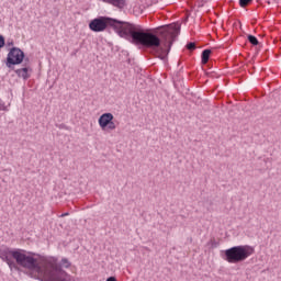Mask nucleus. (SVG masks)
<instances>
[{
  "label": "nucleus",
  "mask_w": 281,
  "mask_h": 281,
  "mask_svg": "<svg viewBox=\"0 0 281 281\" xmlns=\"http://www.w3.org/2000/svg\"><path fill=\"white\" fill-rule=\"evenodd\" d=\"M89 27L91 32H104L108 27H112L121 37L125 38L133 45H142L151 49L155 56L160 60H168V54L177 41V36L181 33V26L167 25L159 35L153 33L151 30H144L131 22L120 21L109 16H98L90 21Z\"/></svg>",
  "instance_id": "f257e3e1"
},
{
  "label": "nucleus",
  "mask_w": 281,
  "mask_h": 281,
  "mask_svg": "<svg viewBox=\"0 0 281 281\" xmlns=\"http://www.w3.org/2000/svg\"><path fill=\"white\" fill-rule=\"evenodd\" d=\"M70 267L71 263L67 258H61L60 262L56 257L45 258L42 265L38 263V268H34L35 273L26 272V276L40 281H74L71 274L64 270Z\"/></svg>",
  "instance_id": "f03ea898"
},
{
  "label": "nucleus",
  "mask_w": 281,
  "mask_h": 281,
  "mask_svg": "<svg viewBox=\"0 0 281 281\" xmlns=\"http://www.w3.org/2000/svg\"><path fill=\"white\" fill-rule=\"evenodd\" d=\"M35 252L27 251L25 249H10L7 246L2 247L0 251V258L3 262H7L8 267L19 271V267L27 269L29 273H34V269H38V259H36Z\"/></svg>",
  "instance_id": "7ed1b4c3"
},
{
  "label": "nucleus",
  "mask_w": 281,
  "mask_h": 281,
  "mask_svg": "<svg viewBox=\"0 0 281 281\" xmlns=\"http://www.w3.org/2000/svg\"><path fill=\"white\" fill-rule=\"evenodd\" d=\"M254 254H256L254 246L239 245L222 250L221 258L229 265H240V262H245V260H247L249 256H254Z\"/></svg>",
  "instance_id": "20e7f679"
},
{
  "label": "nucleus",
  "mask_w": 281,
  "mask_h": 281,
  "mask_svg": "<svg viewBox=\"0 0 281 281\" xmlns=\"http://www.w3.org/2000/svg\"><path fill=\"white\" fill-rule=\"evenodd\" d=\"M23 61L30 63V57H25V52L16 46L11 47L5 59L8 69L14 70V67L22 65Z\"/></svg>",
  "instance_id": "39448f33"
},
{
  "label": "nucleus",
  "mask_w": 281,
  "mask_h": 281,
  "mask_svg": "<svg viewBox=\"0 0 281 281\" xmlns=\"http://www.w3.org/2000/svg\"><path fill=\"white\" fill-rule=\"evenodd\" d=\"M14 72L16 74L18 78H22L23 80H29L30 74H32V67L29 63H24L22 68L15 69Z\"/></svg>",
  "instance_id": "423d86ee"
},
{
  "label": "nucleus",
  "mask_w": 281,
  "mask_h": 281,
  "mask_svg": "<svg viewBox=\"0 0 281 281\" xmlns=\"http://www.w3.org/2000/svg\"><path fill=\"white\" fill-rule=\"evenodd\" d=\"M114 120V116L111 112L103 113L99 117V126L102 131H106V126H109V123Z\"/></svg>",
  "instance_id": "0eeeda50"
},
{
  "label": "nucleus",
  "mask_w": 281,
  "mask_h": 281,
  "mask_svg": "<svg viewBox=\"0 0 281 281\" xmlns=\"http://www.w3.org/2000/svg\"><path fill=\"white\" fill-rule=\"evenodd\" d=\"M212 55V49L206 48L201 54V63L202 65H207L210 63V56Z\"/></svg>",
  "instance_id": "6e6552de"
},
{
  "label": "nucleus",
  "mask_w": 281,
  "mask_h": 281,
  "mask_svg": "<svg viewBox=\"0 0 281 281\" xmlns=\"http://www.w3.org/2000/svg\"><path fill=\"white\" fill-rule=\"evenodd\" d=\"M104 3H110L115 8H124L126 5V0H102Z\"/></svg>",
  "instance_id": "1a4fd4ad"
},
{
  "label": "nucleus",
  "mask_w": 281,
  "mask_h": 281,
  "mask_svg": "<svg viewBox=\"0 0 281 281\" xmlns=\"http://www.w3.org/2000/svg\"><path fill=\"white\" fill-rule=\"evenodd\" d=\"M247 38H248V43H251L254 45V47L260 45V42L258 41V37L249 34V35H247Z\"/></svg>",
  "instance_id": "9d476101"
},
{
  "label": "nucleus",
  "mask_w": 281,
  "mask_h": 281,
  "mask_svg": "<svg viewBox=\"0 0 281 281\" xmlns=\"http://www.w3.org/2000/svg\"><path fill=\"white\" fill-rule=\"evenodd\" d=\"M254 0H239L240 8H247L250 3H252Z\"/></svg>",
  "instance_id": "9b49d317"
},
{
  "label": "nucleus",
  "mask_w": 281,
  "mask_h": 281,
  "mask_svg": "<svg viewBox=\"0 0 281 281\" xmlns=\"http://www.w3.org/2000/svg\"><path fill=\"white\" fill-rule=\"evenodd\" d=\"M186 47H187V49H190L192 52V50L196 49V44L193 42H189Z\"/></svg>",
  "instance_id": "f8f14e48"
},
{
  "label": "nucleus",
  "mask_w": 281,
  "mask_h": 281,
  "mask_svg": "<svg viewBox=\"0 0 281 281\" xmlns=\"http://www.w3.org/2000/svg\"><path fill=\"white\" fill-rule=\"evenodd\" d=\"M106 128L109 131H115L116 128V125H115V122H113V120L106 125Z\"/></svg>",
  "instance_id": "ddd939ff"
},
{
  "label": "nucleus",
  "mask_w": 281,
  "mask_h": 281,
  "mask_svg": "<svg viewBox=\"0 0 281 281\" xmlns=\"http://www.w3.org/2000/svg\"><path fill=\"white\" fill-rule=\"evenodd\" d=\"M5 47V37L0 34V49H3Z\"/></svg>",
  "instance_id": "4468645a"
},
{
  "label": "nucleus",
  "mask_w": 281,
  "mask_h": 281,
  "mask_svg": "<svg viewBox=\"0 0 281 281\" xmlns=\"http://www.w3.org/2000/svg\"><path fill=\"white\" fill-rule=\"evenodd\" d=\"M7 47H14V41H12V40L8 41Z\"/></svg>",
  "instance_id": "2eb2a0df"
},
{
  "label": "nucleus",
  "mask_w": 281,
  "mask_h": 281,
  "mask_svg": "<svg viewBox=\"0 0 281 281\" xmlns=\"http://www.w3.org/2000/svg\"><path fill=\"white\" fill-rule=\"evenodd\" d=\"M0 111H5V105L3 104V101L0 100Z\"/></svg>",
  "instance_id": "dca6fc26"
},
{
  "label": "nucleus",
  "mask_w": 281,
  "mask_h": 281,
  "mask_svg": "<svg viewBox=\"0 0 281 281\" xmlns=\"http://www.w3.org/2000/svg\"><path fill=\"white\" fill-rule=\"evenodd\" d=\"M105 281H117L115 277H109Z\"/></svg>",
  "instance_id": "f3484780"
},
{
  "label": "nucleus",
  "mask_w": 281,
  "mask_h": 281,
  "mask_svg": "<svg viewBox=\"0 0 281 281\" xmlns=\"http://www.w3.org/2000/svg\"><path fill=\"white\" fill-rule=\"evenodd\" d=\"M65 216H69V213L68 212L63 213L61 215H59V218H65Z\"/></svg>",
  "instance_id": "a211bd4d"
},
{
  "label": "nucleus",
  "mask_w": 281,
  "mask_h": 281,
  "mask_svg": "<svg viewBox=\"0 0 281 281\" xmlns=\"http://www.w3.org/2000/svg\"><path fill=\"white\" fill-rule=\"evenodd\" d=\"M3 247H5V246H0V251L3 249Z\"/></svg>",
  "instance_id": "6ab92c4d"
},
{
  "label": "nucleus",
  "mask_w": 281,
  "mask_h": 281,
  "mask_svg": "<svg viewBox=\"0 0 281 281\" xmlns=\"http://www.w3.org/2000/svg\"><path fill=\"white\" fill-rule=\"evenodd\" d=\"M207 67H209V68L211 67L210 64H207Z\"/></svg>",
  "instance_id": "aec40b11"
}]
</instances>
